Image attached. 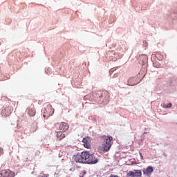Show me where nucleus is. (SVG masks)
Listing matches in <instances>:
<instances>
[{
  "label": "nucleus",
  "mask_w": 177,
  "mask_h": 177,
  "mask_svg": "<svg viewBox=\"0 0 177 177\" xmlns=\"http://www.w3.org/2000/svg\"><path fill=\"white\" fill-rule=\"evenodd\" d=\"M89 157V152L82 151L80 153H77L73 156V160L75 162H80V164H86V161Z\"/></svg>",
  "instance_id": "obj_1"
},
{
  "label": "nucleus",
  "mask_w": 177,
  "mask_h": 177,
  "mask_svg": "<svg viewBox=\"0 0 177 177\" xmlns=\"http://www.w3.org/2000/svg\"><path fill=\"white\" fill-rule=\"evenodd\" d=\"M113 138L111 136H107V138L104 141L102 144V149L104 151H109L113 145Z\"/></svg>",
  "instance_id": "obj_2"
},
{
  "label": "nucleus",
  "mask_w": 177,
  "mask_h": 177,
  "mask_svg": "<svg viewBox=\"0 0 177 177\" xmlns=\"http://www.w3.org/2000/svg\"><path fill=\"white\" fill-rule=\"evenodd\" d=\"M97 161H99V160H97V158H96L95 154L91 153L89 152L88 157L86 164H96L97 162Z\"/></svg>",
  "instance_id": "obj_3"
},
{
  "label": "nucleus",
  "mask_w": 177,
  "mask_h": 177,
  "mask_svg": "<svg viewBox=\"0 0 177 177\" xmlns=\"http://www.w3.org/2000/svg\"><path fill=\"white\" fill-rule=\"evenodd\" d=\"M128 177H142V171L141 170H134L133 171H130L127 174Z\"/></svg>",
  "instance_id": "obj_4"
},
{
  "label": "nucleus",
  "mask_w": 177,
  "mask_h": 177,
  "mask_svg": "<svg viewBox=\"0 0 177 177\" xmlns=\"http://www.w3.org/2000/svg\"><path fill=\"white\" fill-rule=\"evenodd\" d=\"M59 131H62V132H66L68 129V124L64 122H62L60 123L59 126Z\"/></svg>",
  "instance_id": "obj_5"
},
{
  "label": "nucleus",
  "mask_w": 177,
  "mask_h": 177,
  "mask_svg": "<svg viewBox=\"0 0 177 177\" xmlns=\"http://www.w3.org/2000/svg\"><path fill=\"white\" fill-rule=\"evenodd\" d=\"M2 114H3L4 117H9V115L12 114V106H8L4 108Z\"/></svg>",
  "instance_id": "obj_6"
},
{
  "label": "nucleus",
  "mask_w": 177,
  "mask_h": 177,
  "mask_svg": "<svg viewBox=\"0 0 177 177\" xmlns=\"http://www.w3.org/2000/svg\"><path fill=\"white\" fill-rule=\"evenodd\" d=\"M82 142L84 143V147L86 149H89V147H91V138L85 137L83 138Z\"/></svg>",
  "instance_id": "obj_7"
},
{
  "label": "nucleus",
  "mask_w": 177,
  "mask_h": 177,
  "mask_svg": "<svg viewBox=\"0 0 177 177\" xmlns=\"http://www.w3.org/2000/svg\"><path fill=\"white\" fill-rule=\"evenodd\" d=\"M2 177H13L15 173L9 171V170H3L1 173Z\"/></svg>",
  "instance_id": "obj_8"
},
{
  "label": "nucleus",
  "mask_w": 177,
  "mask_h": 177,
  "mask_svg": "<svg viewBox=\"0 0 177 177\" xmlns=\"http://www.w3.org/2000/svg\"><path fill=\"white\" fill-rule=\"evenodd\" d=\"M138 82H136V77H131L128 80V85L130 86H133V85H136Z\"/></svg>",
  "instance_id": "obj_9"
},
{
  "label": "nucleus",
  "mask_w": 177,
  "mask_h": 177,
  "mask_svg": "<svg viewBox=\"0 0 177 177\" xmlns=\"http://www.w3.org/2000/svg\"><path fill=\"white\" fill-rule=\"evenodd\" d=\"M153 171H154L153 167L149 166L146 169L143 170V174L144 175H150Z\"/></svg>",
  "instance_id": "obj_10"
},
{
  "label": "nucleus",
  "mask_w": 177,
  "mask_h": 177,
  "mask_svg": "<svg viewBox=\"0 0 177 177\" xmlns=\"http://www.w3.org/2000/svg\"><path fill=\"white\" fill-rule=\"evenodd\" d=\"M28 114L30 117H34L36 114L35 109L34 108H28Z\"/></svg>",
  "instance_id": "obj_11"
},
{
  "label": "nucleus",
  "mask_w": 177,
  "mask_h": 177,
  "mask_svg": "<svg viewBox=\"0 0 177 177\" xmlns=\"http://www.w3.org/2000/svg\"><path fill=\"white\" fill-rule=\"evenodd\" d=\"M57 138H58L59 140H62L66 138V134L63 133L62 131H57Z\"/></svg>",
  "instance_id": "obj_12"
},
{
  "label": "nucleus",
  "mask_w": 177,
  "mask_h": 177,
  "mask_svg": "<svg viewBox=\"0 0 177 177\" xmlns=\"http://www.w3.org/2000/svg\"><path fill=\"white\" fill-rule=\"evenodd\" d=\"M161 106L163 109H171L172 107V103H169L167 104H162Z\"/></svg>",
  "instance_id": "obj_13"
},
{
  "label": "nucleus",
  "mask_w": 177,
  "mask_h": 177,
  "mask_svg": "<svg viewBox=\"0 0 177 177\" xmlns=\"http://www.w3.org/2000/svg\"><path fill=\"white\" fill-rule=\"evenodd\" d=\"M156 57H158V59H159V60H162V55H160V54H158V53H157L156 54Z\"/></svg>",
  "instance_id": "obj_14"
},
{
  "label": "nucleus",
  "mask_w": 177,
  "mask_h": 177,
  "mask_svg": "<svg viewBox=\"0 0 177 177\" xmlns=\"http://www.w3.org/2000/svg\"><path fill=\"white\" fill-rule=\"evenodd\" d=\"M3 154V148L0 147V156H2Z\"/></svg>",
  "instance_id": "obj_15"
},
{
  "label": "nucleus",
  "mask_w": 177,
  "mask_h": 177,
  "mask_svg": "<svg viewBox=\"0 0 177 177\" xmlns=\"http://www.w3.org/2000/svg\"><path fill=\"white\" fill-rule=\"evenodd\" d=\"M140 156L142 160H143V155H142V153H140Z\"/></svg>",
  "instance_id": "obj_16"
},
{
  "label": "nucleus",
  "mask_w": 177,
  "mask_h": 177,
  "mask_svg": "<svg viewBox=\"0 0 177 177\" xmlns=\"http://www.w3.org/2000/svg\"><path fill=\"white\" fill-rule=\"evenodd\" d=\"M48 175H46V174H44L42 176V177H48Z\"/></svg>",
  "instance_id": "obj_17"
},
{
  "label": "nucleus",
  "mask_w": 177,
  "mask_h": 177,
  "mask_svg": "<svg viewBox=\"0 0 177 177\" xmlns=\"http://www.w3.org/2000/svg\"><path fill=\"white\" fill-rule=\"evenodd\" d=\"M48 107H50V109H52V105L48 104Z\"/></svg>",
  "instance_id": "obj_18"
}]
</instances>
